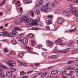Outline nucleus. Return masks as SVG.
Listing matches in <instances>:
<instances>
[{
	"mask_svg": "<svg viewBox=\"0 0 78 78\" xmlns=\"http://www.w3.org/2000/svg\"><path fill=\"white\" fill-rule=\"evenodd\" d=\"M25 23L26 24L29 23L27 24V27H32L33 26V20L28 19V17H27V19L25 20Z\"/></svg>",
	"mask_w": 78,
	"mask_h": 78,
	"instance_id": "obj_1",
	"label": "nucleus"
},
{
	"mask_svg": "<svg viewBox=\"0 0 78 78\" xmlns=\"http://www.w3.org/2000/svg\"><path fill=\"white\" fill-rule=\"evenodd\" d=\"M50 6V3L48 2L46 4V5L43 6L41 7V11L48 10V9H49L48 7H49Z\"/></svg>",
	"mask_w": 78,
	"mask_h": 78,
	"instance_id": "obj_2",
	"label": "nucleus"
},
{
	"mask_svg": "<svg viewBox=\"0 0 78 78\" xmlns=\"http://www.w3.org/2000/svg\"><path fill=\"white\" fill-rule=\"evenodd\" d=\"M6 62L7 64L11 67H14V66L12 64H16L15 62L11 60L7 61Z\"/></svg>",
	"mask_w": 78,
	"mask_h": 78,
	"instance_id": "obj_3",
	"label": "nucleus"
},
{
	"mask_svg": "<svg viewBox=\"0 0 78 78\" xmlns=\"http://www.w3.org/2000/svg\"><path fill=\"white\" fill-rule=\"evenodd\" d=\"M69 51V50H68L67 49H66L62 50H60L59 51H53V53L57 54L58 53H59V52H61V53H67V51Z\"/></svg>",
	"mask_w": 78,
	"mask_h": 78,
	"instance_id": "obj_4",
	"label": "nucleus"
},
{
	"mask_svg": "<svg viewBox=\"0 0 78 78\" xmlns=\"http://www.w3.org/2000/svg\"><path fill=\"white\" fill-rule=\"evenodd\" d=\"M57 21L58 24H61L64 22V19L61 17H59L57 18Z\"/></svg>",
	"mask_w": 78,
	"mask_h": 78,
	"instance_id": "obj_5",
	"label": "nucleus"
},
{
	"mask_svg": "<svg viewBox=\"0 0 78 78\" xmlns=\"http://www.w3.org/2000/svg\"><path fill=\"white\" fill-rule=\"evenodd\" d=\"M12 33L10 34V37H15V35H16V33H17V30L15 29H14L12 30Z\"/></svg>",
	"mask_w": 78,
	"mask_h": 78,
	"instance_id": "obj_6",
	"label": "nucleus"
},
{
	"mask_svg": "<svg viewBox=\"0 0 78 78\" xmlns=\"http://www.w3.org/2000/svg\"><path fill=\"white\" fill-rule=\"evenodd\" d=\"M48 58L50 59H56L58 58V56L56 55L50 56L48 57Z\"/></svg>",
	"mask_w": 78,
	"mask_h": 78,
	"instance_id": "obj_7",
	"label": "nucleus"
},
{
	"mask_svg": "<svg viewBox=\"0 0 78 78\" xmlns=\"http://www.w3.org/2000/svg\"><path fill=\"white\" fill-rule=\"evenodd\" d=\"M28 39L27 38H24L23 41H22V44H23V45H26V44H27V43H28Z\"/></svg>",
	"mask_w": 78,
	"mask_h": 78,
	"instance_id": "obj_8",
	"label": "nucleus"
},
{
	"mask_svg": "<svg viewBox=\"0 0 78 78\" xmlns=\"http://www.w3.org/2000/svg\"><path fill=\"white\" fill-rule=\"evenodd\" d=\"M62 14L63 15L66 16H68L70 15V13L68 12H62Z\"/></svg>",
	"mask_w": 78,
	"mask_h": 78,
	"instance_id": "obj_9",
	"label": "nucleus"
},
{
	"mask_svg": "<svg viewBox=\"0 0 78 78\" xmlns=\"http://www.w3.org/2000/svg\"><path fill=\"white\" fill-rule=\"evenodd\" d=\"M6 75L7 76L10 77V76H12V73L10 71H7L6 73Z\"/></svg>",
	"mask_w": 78,
	"mask_h": 78,
	"instance_id": "obj_10",
	"label": "nucleus"
},
{
	"mask_svg": "<svg viewBox=\"0 0 78 78\" xmlns=\"http://www.w3.org/2000/svg\"><path fill=\"white\" fill-rule=\"evenodd\" d=\"M27 16H24L21 18L20 19V22H24V20H25V19H27Z\"/></svg>",
	"mask_w": 78,
	"mask_h": 78,
	"instance_id": "obj_11",
	"label": "nucleus"
},
{
	"mask_svg": "<svg viewBox=\"0 0 78 78\" xmlns=\"http://www.w3.org/2000/svg\"><path fill=\"white\" fill-rule=\"evenodd\" d=\"M26 46V47H27V49H28V52H29V53H31V52H32V51H31V49H30V48H31L28 46Z\"/></svg>",
	"mask_w": 78,
	"mask_h": 78,
	"instance_id": "obj_12",
	"label": "nucleus"
},
{
	"mask_svg": "<svg viewBox=\"0 0 78 78\" xmlns=\"http://www.w3.org/2000/svg\"><path fill=\"white\" fill-rule=\"evenodd\" d=\"M34 34H30L28 36V37L29 38H33L34 37Z\"/></svg>",
	"mask_w": 78,
	"mask_h": 78,
	"instance_id": "obj_13",
	"label": "nucleus"
},
{
	"mask_svg": "<svg viewBox=\"0 0 78 78\" xmlns=\"http://www.w3.org/2000/svg\"><path fill=\"white\" fill-rule=\"evenodd\" d=\"M62 40L59 38L57 39V41H55L56 43H61L62 42Z\"/></svg>",
	"mask_w": 78,
	"mask_h": 78,
	"instance_id": "obj_14",
	"label": "nucleus"
},
{
	"mask_svg": "<svg viewBox=\"0 0 78 78\" xmlns=\"http://www.w3.org/2000/svg\"><path fill=\"white\" fill-rule=\"evenodd\" d=\"M0 67H1L2 69H8V68L6 67V66H3L1 64H0Z\"/></svg>",
	"mask_w": 78,
	"mask_h": 78,
	"instance_id": "obj_15",
	"label": "nucleus"
},
{
	"mask_svg": "<svg viewBox=\"0 0 78 78\" xmlns=\"http://www.w3.org/2000/svg\"><path fill=\"white\" fill-rule=\"evenodd\" d=\"M14 29L16 30H19V31H22V30L21 29V28L20 27H15L14 28Z\"/></svg>",
	"mask_w": 78,
	"mask_h": 78,
	"instance_id": "obj_16",
	"label": "nucleus"
},
{
	"mask_svg": "<svg viewBox=\"0 0 78 78\" xmlns=\"http://www.w3.org/2000/svg\"><path fill=\"white\" fill-rule=\"evenodd\" d=\"M46 22L47 23V25H50L53 23V22H51L50 20H47L46 21Z\"/></svg>",
	"mask_w": 78,
	"mask_h": 78,
	"instance_id": "obj_17",
	"label": "nucleus"
},
{
	"mask_svg": "<svg viewBox=\"0 0 78 78\" xmlns=\"http://www.w3.org/2000/svg\"><path fill=\"white\" fill-rule=\"evenodd\" d=\"M12 43L13 45H16L17 43V42L15 40H13L12 41Z\"/></svg>",
	"mask_w": 78,
	"mask_h": 78,
	"instance_id": "obj_18",
	"label": "nucleus"
},
{
	"mask_svg": "<svg viewBox=\"0 0 78 78\" xmlns=\"http://www.w3.org/2000/svg\"><path fill=\"white\" fill-rule=\"evenodd\" d=\"M73 73H74V71H70V73L68 74L67 75H68V76H72Z\"/></svg>",
	"mask_w": 78,
	"mask_h": 78,
	"instance_id": "obj_19",
	"label": "nucleus"
},
{
	"mask_svg": "<svg viewBox=\"0 0 78 78\" xmlns=\"http://www.w3.org/2000/svg\"><path fill=\"white\" fill-rule=\"evenodd\" d=\"M58 72H59V71H57V70L53 71L51 72V74H56V73H58Z\"/></svg>",
	"mask_w": 78,
	"mask_h": 78,
	"instance_id": "obj_20",
	"label": "nucleus"
},
{
	"mask_svg": "<svg viewBox=\"0 0 78 78\" xmlns=\"http://www.w3.org/2000/svg\"><path fill=\"white\" fill-rule=\"evenodd\" d=\"M47 74V72L44 73L42 75H41V78H44V77H45Z\"/></svg>",
	"mask_w": 78,
	"mask_h": 78,
	"instance_id": "obj_21",
	"label": "nucleus"
},
{
	"mask_svg": "<svg viewBox=\"0 0 78 78\" xmlns=\"http://www.w3.org/2000/svg\"><path fill=\"white\" fill-rule=\"evenodd\" d=\"M16 39L17 40V41H19V42H22V39H21V38L19 37H17Z\"/></svg>",
	"mask_w": 78,
	"mask_h": 78,
	"instance_id": "obj_22",
	"label": "nucleus"
},
{
	"mask_svg": "<svg viewBox=\"0 0 78 78\" xmlns=\"http://www.w3.org/2000/svg\"><path fill=\"white\" fill-rule=\"evenodd\" d=\"M76 28H75L74 29H73L72 30H70L69 31V32H73V31H76Z\"/></svg>",
	"mask_w": 78,
	"mask_h": 78,
	"instance_id": "obj_23",
	"label": "nucleus"
},
{
	"mask_svg": "<svg viewBox=\"0 0 78 78\" xmlns=\"http://www.w3.org/2000/svg\"><path fill=\"white\" fill-rule=\"evenodd\" d=\"M26 73L24 71H21L20 72V75H25Z\"/></svg>",
	"mask_w": 78,
	"mask_h": 78,
	"instance_id": "obj_24",
	"label": "nucleus"
},
{
	"mask_svg": "<svg viewBox=\"0 0 78 78\" xmlns=\"http://www.w3.org/2000/svg\"><path fill=\"white\" fill-rule=\"evenodd\" d=\"M67 47H74V45L72 44H68L66 45Z\"/></svg>",
	"mask_w": 78,
	"mask_h": 78,
	"instance_id": "obj_25",
	"label": "nucleus"
},
{
	"mask_svg": "<svg viewBox=\"0 0 78 78\" xmlns=\"http://www.w3.org/2000/svg\"><path fill=\"white\" fill-rule=\"evenodd\" d=\"M35 12L36 14H37V15H38V14H40V12L38 10H37Z\"/></svg>",
	"mask_w": 78,
	"mask_h": 78,
	"instance_id": "obj_26",
	"label": "nucleus"
},
{
	"mask_svg": "<svg viewBox=\"0 0 78 78\" xmlns=\"http://www.w3.org/2000/svg\"><path fill=\"white\" fill-rule=\"evenodd\" d=\"M53 18V16L48 15V19H52Z\"/></svg>",
	"mask_w": 78,
	"mask_h": 78,
	"instance_id": "obj_27",
	"label": "nucleus"
},
{
	"mask_svg": "<svg viewBox=\"0 0 78 78\" xmlns=\"http://www.w3.org/2000/svg\"><path fill=\"white\" fill-rule=\"evenodd\" d=\"M32 23L33 25L34 24V25H38V24H37V22L36 21L34 22H33Z\"/></svg>",
	"mask_w": 78,
	"mask_h": 78,
	"instance_id": "obj_28",
	"label": "nucleus"
},
{
	"mask_svg": "<svg viewBox=\"0 0 78 78\" xmlns=\"http://www.w3.org/2000/svg\"><path fill=\"white\" fill-rule=\"evenodd\" d=\"M24 35V34H23L22 33V34H19V36L20 37H23V35Z\"/></svg>",
	"mask_w": 78,
	"mask_h": 78,
	"instance_id": "obj_29",
	"label": "nucleus"
},
{
	"mask_svg": "<svg viewBox=\"0 0 78 78\" xmlns=\"http://www.w3.org/2000/svg\"><path fill=\"white\" fill-rule=\"evenodd\" d=\"M9 11H10V10H9V9H5V12H9Z\"/></svg>",
	"mask_w": 78,
	"mask_h": 78,
	"instance_id": "obj_30",
	"label": "nucleus"
},
{
	"mask_svg": "<svg viewBox=\"0 0 78 78\" xmlns=\"http://www.w3.org/2000/svg\"><path fill=\"white\" fill-rule=\"evenodd\" d=\"M11 71L12 72H15L16 71V69L14 68H12L11 69Z\"/></svg>",
	"mask_w": 78,
	"mask_h": 78,
	"instance_id": "obj_31",
	"label": "nucleus"
},
{
	"mask_svg": "<svg viewBox=\"0 0 78 78\" xmlns=\"http://www.w3.org/2000/svg\"><path fill=\"white\" fill-rule=\"evenodd\" d=\"M22 56H23V54H20L19 55V56L20 58H22Z\"/></svg>",
	"mask_w": 78,
	"mask_h": 78,
	"instance_id": "obj_32",
	"label": "nucleus"
},
{
	"mask_svg": "<svg viewBox=\"0 0 78 78\" xmlns=\"http://www.w3.org/2000/svg\"><path fill=\"white\" fill-rule=\"evenodd\" d=\"M68 68L69 69H70V70H74V69H75V68H71V67H68Z\"/></svg>",
	"mask_w": 78,
	"mask_h": 78,
	"instance_id": "obj_33",
	"label": "nucleus"
},
{
	"mask_svg": "<svg viewBox=\"0 0 78 78\" xmlns=\"http://www.w3.org/2000/svg\"><path fill=\"white\" fill-rule=\"evenodd\" d=\"M31 42L33 45H34V44H35V42H34V41L32 40L31 41Z\"/></svg>",
	"mask_w": 78,
	"mask_h": 78,
	"instance_id": "obj_34",
	"label": "nucleus"
},
{
	"mask_svg": "<svg viewBox=\"0 0 78 78\" xmlns=\"http://www.w3.org/2000/svg\"><path fill=\"white\" fill-rule=\"evenodd\" d=\"M37 48H40L42 47V45L40 44L38 46H37Z\"/></svg>",
	"mask_w": 78,
	"mask_h": 78,
	"instance_id": "obj_35",
	"label": "nucleus"
},
{
	"mask_svg": "<svg viewBox=\"0 0 78 78\" xmlns=\"http://www.w3.org/2000/svg\"><path fill=\"white\" fill-rule=\"evenodd\" d=\"M73 61H69L68 62H67V64H72V63H73Z\"/></svg>",
	"mask_w": 78,
	"mask_h": 78,
	"instance_id": "obj_36",
	"label": "nucleus"
},
{
	"mask_svg": "<svg viewBox=\"0 0 78 78\" xmlns=\"http://www.w3.org/2000/svg\"><path fill=\"white\" fill-rule=\"evenodd\" d=\"M6 33V32L5 31L2 32L1 33H2V34H0V35H2V34H3V35H4V34H5V33Z\"/></svg>",
	"mask_w": 78,
	"mask_h": 78,
	"instance_id": "obj_37",
	"label": "nucleus"
},
{
	"mask_svg": "<svg viewBox=\"0 0 78 78\" xmlns=\"http://www.w3.org/2000/svg\"><path fill=\"white\" fill-rule=\"evenodd\" d=\"M48 43L49 44V45H53V43L51 42V41H49L48 42Z\"/></svg>",
	"mask_w": 78,
	"mask_h": 78,
	"instance_id": "obj_38",
	"label": "nucleus"
},
{
	"mask_svg": "<svg viewBox=\"0 0 78 78\" xmlns=\"http://www.w3.org/2000/svg\"><path fill=\"white\" fill-rule=\"evenodd\" d=\"M9 34L7 32H5V34H4V36H8Z\"/></svg>",
	"mask_w": 78,
	"mask_h": 78,
	"instance_id": "obj_39",
	"label": "nucleus"
},
{
	"mask_svg": "<svg viewBox=\"0 0 78 78\" xmlns=\"http://www.w3.org/2000/svg\"><path fill=\"white\" fill-rule=\"evenodd\" d=\"M76 51H75V50H74V51H72V53L73 54H75V53H76Z\"/></svg>",
	"mask_w": 78,
	"mask_h": 78,
	"instance_id": "obj_40",
	"label": "nucleus"
},
{
	"mask_svg": "<svg viewBox=\"0 0 78 78\" xmlns=\"http://www.w3.org/2000/svg\"><path fill=\"white\" fill-rule=\"evenodd\" d=\"M3 71V70H0V75H2V72Z\"/></svg>",
	"mask_w": 78,
	"mask_h": 78,
	"instance_id": "obj_41",
	"label": "nucleus"
},
{
	"mask_svg": "<svg viewBox=\"0 0 78 78\" xmlns=\"http://www.w3.org/2000/svg\"><path fill=\"white\" fill-rule=\"evenodd\" d=\"M32 72H33V71H30L27 72V74H30V73H32Z\"/></svg>",
	"mask_w": 78,
	"mask_h": 78,
	"instance_id": "obj_42",
	"label": "nucleus"
},
{
	"mask_svg": "<svg viewBox=\"0 0 78 78\" xmlns=\"http://www.w3.org/2000/svg\"><path fill=\"white\" fill-rule=\"evenodd\" d=\"M18 62L20 64H23V62L20 60H18Z\"/></svg>",
	"mask_w": 78,
	"mask_h": 78,
	"instance_id": "obj_43",
	"label": "nucleus"
},
{
	"mask_svg": "<svg viewBox=\"0 0 78 78\" xmlns=\"http://www.w3.org/2000/svg\"><path fill=\"white\" fill-rule=\"evenodd\" d=\"M53 67H54V66H51V67H48V68L49 69H51L52 68H53Z\"/></svg>",
	"mask_w": 78,
	"mask_h": 78,
	"instance_id": "obj_44",
	"label": "nucleus"
},
{
	"mask_svg": "<svg viewBox=\"0 0 78 78\" xmlns=\"http://www.w3.org/2000/svg\"><path fill=\"white\" fill-rule=\"evenodd\" d=\"M4 51L6 53L8 52V50H7V49H6V48H5L4 49Z\"/></svg>",
	"mask_w": 78,
	"mask_h": 78,
	"instance_id": "obj_45",
	"label": "nucleus"
},
{
	"mask_svg": "<svg viewBox=\"0 0 78 78\" xmlns=\"http://www.w3.org/2000/svg\"><path fill=\"white\" fill-rule=\"evenodd\" d=\"M5 3H6V0H4L2 3V4L5 5Z\"/></svg>",
	"mask_w": 78,
	"mask_h": 78,
	"instance_id": "obj_46",
	"label": "nucleus"
},
{
	"mask_svg": "<svg viewBox=\"0 0 78 78\" xmlns=\"http://www.w3.org/2000/svg\"><path fill=\"white\" fill-rule=\"evenodd\" d=\"M32 30H37V28L36 27H33L32 28Z\"/></svg>",
	"mask_w": 78,
	"mask_h": 78,
	"instance_id": "obj_47",
	"label": "nucleus"
},
{
	"mask_svg": "<svg viewBox=\"0 0 78 78\" xmlns=\"http://www.w3.org/2000/svg\"><path fill=\"white\" fill-rule=\"evenodd\" d=\"M73 2H76V3H78V0H73Z\"/></svg>",
	"mask_w": 78,
	"mask_h": 78,
	"instance_id": "obj_48",
	"label": "nucleus"
},
{
	"mask_svg": "<svg viewBox=\"0 0 78 78\" xmlns=\"http://www.w3.org/2000/svg\"><path fill=\"white\" fill-rule=\"evenodd\" d=\"M46 28L47 30H50V27H47Z\"/></svg>",
	"mask_w": 78,
	"mask_h": 78,
	"instance_id": "obj_49",
	"label": "nucleus"
},
{
	"mask_svg": "<svg viewBox=\"0 0 78 78\" xmlns=\"http://www.w3.org/2000/svg\"><path fill=\"white\" fill-rule=\"evenodd\" d=\"M51 6H52V7L55 6V4L54 3H52L51 4Z\"/></svg>",
	"mask_w": 78,
	"mask_h": 78,
	"instance_id": "obj_50",
	"label": "nucleus"
},
{
	"mask_svg": "<svg viewBox=\"0 0 78 78\" xmlns=\"http://www.w3.org/2000/svg\"><path fill=\"white\" fill-rule=\"evenodd\" d=\"M42 3H43V1H42V0H41V1H40V4H42Z\"/></svg>",
	"mask_w": 78,
	"mask_h": 78,
	"instance_id": "obj_51",
	"label": "nucleus"
},
{
	"mask_svg": "<svg viewBox=\"0 0 78 78\" xmlns=\"http://www.w3.org/2000/svg\"><path fill=\"white\" fill-rule=\"evenodd\" d=\"M54 13H55V14H58L60 15V13L58 12H55Z\"/></svg>",
	"mask_w": 78,
	"mask_h": 78,
	"instance_id": "obj_52",
	"label": "nucleus"
},
{
	"mask_svg": "<svg viewBox=\"0 0 78 78\" xmlns=\"http://www.w3.org/2000/svg\"><path fill=\"white\" fill-rule=\"evenodd\" d=\"M23 66H27V64H23Z\"/></svg>",
	"mask_w": 78,
	"mask_h": 78,
	"instance_id": "obj_53",
	"label": "nucleus"
},
{
	"mask_svg": "<svg viewBox=\"0 0 78 78\" xmlns=\"http://www.w3.org/2000/svg\"><path fill=\"white\" fill-rule=\"evenodd\" d=\"M8 23L5 24V25H4V26L5 27H7V26H8Z\"/></svg>",
	"mask_w": 78,
	"mask_h": 78,
	"instance_id": "obj_54",
	"label": "nucleus"
},
{
	"mask_svg": "<svg viewBox=\"0 0 78 78\" xmlns=\"http://www.w3.org/2000/svg\"><path fill=\"white\" fill-rule=\"evenodd\" d=\"M29 2H30V1H28V0L26 1L25 2L26 3H29Z\"/></svg>",
	"mask_w": 78,
	"mask_h": 78,
	"instance_id": "obj_55",
	"label": "nucleus"
},
{
	"mask_svg": "<svg viewBox=\"0 0 78 78\" xmlns=\"http://www.w3.org/2000/svg\"><path fill=\"white\" fill-rule=\"evenodd\" d=\"M76 53H78V49H76L75 50Z\"/></svg>",
	"mask_w": 78,
	"mask_h": 78,
	"instance_id": "obj_56",
	"label": "nucleus"
},
{
	"mask_svg": "<svg viewBox=\"0 0 78 78\" xmlns=\"http://www.w3.org/2000/svg\"><path fill=\"white\" fill-rule=\"evenodd\" d=\"M37 21H38V22H40V21H41V20H40V18H37Z\"/></svg>",
	"mask_w": 78,
	"mask_h": 78,
	"instance_id": "obj_57",
	"label": "nucleus"
},
{
	"mask_svg": "<svg viewBox=\"0 0 78 78\" xmlns=\"http://www.w3.org/2000/svg\"><path fill=\"white\" fill-rule=\"evenodd\" d=\"M31 16L32 17H33V16H34V12H33L32 13Z\"/></svg>",
	"mask_w": 78,
	"mask_h": 78,
	"instance_id": "obj_58",
	"label": "nucleus"
},
{
	"mask_svg": "<svg viewBox=\"0 0 78 78\" xmlns=\"http://www.w3.org/2000/svg\"><path fill=\"white\" fill-rule=\"evenodd\" d=\"M39 63H36L35 64V66H39Z\"/></svg>",
	"mask_w": 78,
	"mask_h": 78,
	"instance_id": "obj_59",
	"label": "nucleus"
},
{
	"mask_svg": "<svg viewBox=\"0 0 78 78\" xmlns=\"http://www.w3.org/2000/svg\"><path fill=\"white\" fill-rule=\"evenodd\" d=\"M57 62V61H51L52 63H54V62Z\"/></svg>",
	"mask_w": 78,
	"mask_h": 78,
	"instance_id": "obj_60",
	"label": "nucleus"
},
{
	"mask_svg": "<svg viewBox=\"0 0 78 78\" xmlns=\"http://www.w3.org/2000/svg\"><path fill=\"white\" fill-rule=\"evenodd\" d=\"M4 28V27H0V29H1V30H2V29H3V28Z\"/></svg>",
	"mask_w": 78,
	"mask_h": 78,
	"instance_id": "obj_61",
	"label": "nucleus"
},
{
	"mask_svg": "<svg viewBox=\"0 0 78 78\" xmlns=\"http://www.w3.org/2000/svg\"><path fill=\"white\" fill-rule=\"evenodd\" d=\"M2 77L3 78H5V75H2Z\"/></svg>",
	"mask_w": 78,
	"mask_h": 78,
	"instance_id": "obj_62",
	"label": "nucleus"
},
{
	"mask_svg": "<svg viewBox=\"0 0 78 78\" xmlns=\"http://www.w3.org/2000/svg\"><path fill=\"white\" fill-rule=\"evenodd\" d=\"M3 4L2 3H1L0 4V6H3Z\"/></svg>",
	"mask_w": 78,
	"mask_h": 78,
	"instance_id": "obj_63",
	"label": "nucleus"
},
{
	"mask_svg": "<svg viewBox=\"0 0 78 78\" xmlns=\"http://www.w3.org/2000/svg\"><path fill=\"white\" fill-rule=\"evenodd\" d=\"M55 78H59V76H55Z\"/></svg>",
	"mask_w": 78,
	"mask_h": 78,
	"instance_id": "obj_64",
	"label": "nucleus"
}]
</instances>
